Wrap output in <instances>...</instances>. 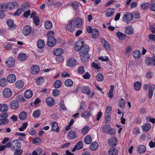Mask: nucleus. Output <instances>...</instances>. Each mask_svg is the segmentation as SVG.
I'll return each mask as SVG.
<instances>
[{
	"mask_svg": "<svg viewBox=\"0 0 155 155\" xmlns=\"http://www.w3.org/2000/svg\"><path fill=\"white\" fill-rule=\"evenodd\" d=\"M17 140H12V141H13V145H15L16 144H17L18 143L19 144V147H15V150H13V151H15V152H14L13 155H21L22 153V150L20 149H18V148H20L21 147V143H18L17 141Z\"/></svg>",
	"mask_w": 155,
	"mask_h": 155,
	"instance_id": "nucleus-4",
	"label": "nucleus"
},
{
	"mask_svg": "<svg viewBox=\"0 0 155 155\" xmlns=\"http://www.w3.org/2000/svg\"><path fill=\"white\" fill-rule=\"evenodd\" d=\"M33 21L34 23L36 25H39L40 22V19L38 17H37L35 18H33Z\"/></svg>",
	"mask_w": 155,
	"mask_h": 155,
	"instance_id": "nucleus-63",
	"label": "nucleus"
},
{
	"mask_svg": "<svg viewBox=\"0 0 155 155\" xmlns=\"http://www.w3.org/2000/svg\"><path fill=\"white\" fill-rule=\"evenodd\" d=\"M15 6V4L13 2L8 3L7 5V8L9 10L13 9Z\"/></svg>",
	"mask_w": 155,
	"mask_h": 155,
	"instance_id": "nucleus-55",
	"label": "nucleus"
},
{
	"mask_svg": "<svg viewBox=\"0 0 155 155\" xmlns=\"http://www.w3.org/2000/svg\"><path fill=\"white\" fill-rule=\"evenodd\" d=\"M15 84L17 88L20 89L24 86V83L21 80H18L15 82Z\"/></svg>",
	"mask_w": 155,
	"mask_h": 155,
	"instance_id": "nucleus-31",
	"label": "nucleus"
},
{
	"mask_svg": "<svg viewBox=\"0 0 155 155\" xmlns=\"http://www.w3.org/2000/svg\"><path fill=\"white\" fill-rule=\"evenodd\" d=\"M116 35L118 39L122 41L125 40L126 37V35L119 31L117 32Z\"/></svg>",
	"mask_w": 155,
	"mask_h": 155,
	"instance_id": "nucleus-28",
	"label": "nucleus"
},
{
	"mask_svg": "<svg viewBox=\"0 0 155 155\" xmlns=\"http://www.w3.org/2000/svg\"><path fill=\"white\" fill-rule=\"evenodd\" d=\"M101 42L104 47L107 50H110L111 47L110 44H109L107 41L103 38H101Z\"/></svg>",
	"mask_w": 155,
	"mask_h": 155,
	"instance_id": "nucleus-16",
	"label": "nucleus"
},
{
	"mask_svg": "<svg viewBox=\"0 0 155 155\" xmlns=\"http://www.w3.org/2000/svg\"><path fill=\"white\" fill-rule=\"evenodd\" d=\"M52 125L51 130L57 133L59 131V129L57 123L56 122H53L52 123Z\"/></svg>",
	"mask_w": 155,
	"mask_h": 155,
	"instance_id": "nucleus-25",
	"label": "nucleus"
},
{
	"mask_svg": "<svg viewBox=\"0 0 155 155\" xmlns=\"http://www.w3.org/2000/svg\"><path fill=\"white\" fill-rule=\"evenodd\" d=\"M32 142L33 144H36L37 143H41V141L39 138L38 137H35L33 139Z\"/></svg>",
	"mask_w": 155,
	"mask_h": 155,
	"instance_id": "nucleus-58",
	"label": "nucleus"
},
{
	"mask_svg": "<svg viewBox=\"0 0 155 155\" xmlns=\"http://www.w3.org/2000/svg\"><path fill=\"white\" fill-rule=\"evenodd\" d=\"M60 91L56 89H54L52 92V94L54 97H58Z\"/></svg>",
	"mask_w": 155,
	"mask_h": 155,
	"instance_id": "nucleus-57",
	"label": "nucleus"
},
{
	"mask_svg": "<svg viewBox=\"0 0 155 155\" xmlns=\"http://www.w3.org/2000/svg\"><path fill=\"white\" fill-rule=\"evenodd\" d=\"M105 121L106 123H107L108 122L110 121L111 119V117L110 114H107L105 113Z\"/></svg>",
	"mask_w": 155,
	"mask_h": 155,
	"instance_id": "nucleus-54",
	"label": "nucleus"
},
{
	"mask_svg": "<svg viewBox=\"0 0 155 155\" xmlns=\"http://www.w3.org/2000/svg\"><path fill=\"white\" fill-rule=\"evenodd\" d=\"M82 92L87 95H89L91 93V91L90 90L89 88L88 87H83L82 89Z\"/></svg>",
	"mask_w": 155,
	"mask_h": 155,
	"instance_id": "nucleus-50",
	"label": "nucleus"
},
{
	"mask_svg": "<svg viewBox=\"0 0 155 155\" xmlns=\"http://www.w3.org/2000/svg\"><path fill=\"white\" fill-rule=\"evenodd\" d=\"M24 95L26 98H30L33 95L32 92L30 90H27L25 91Z\"/></svg>",
	"mask_w": 155,
	"mask_h": 155,
	"instance_id": "nucleus-32",
	"label": "nucleus"
},
{
	"mask_svg": "<svg viewBox=\"0 0 155 155\" xmlns=\"http://www.w3.org/2000/svg\"><path fill=\"white\" fill-rule=\"evenodd\" d=\"M45 28L47 29H50L52 27V22L50 21H47L45 23Z\"/></svg>",
	"mask_w": 155,
	"mask_h": 155,
	"instance_id": "nucleus-40",
	"label": "nucleus"
},
{
	"mask_svg": "<svg viewBox=\"0 0 155 155\" xmlns=\"http://www.w3.org/2000/svg\"><path fill=\"white\" fill-rule=\"evenodd\" d=\"M57 42L56 39L53 36H49L47 42V45L50 47H52L55 45Z\"/></svg>",
	"mask_w": 155,
	"mask_h": 155,
	"instance_id": "nucleus-6",
	"label": "nucleus"
},
{
	"mask_svg": "<svg viewBox=\"0 0 155 155\" xmlns=\"http://www.w3.org/2000/svg\"><path fill=\"white\" fill-rule=\"evenodd\" d=\"M73 22L74 25L75 27L76 28H79L81 27L83 24V21L82 19L80 17H78L74 20H71Z\"/></svg>",
	"mask_w": 155,
	"mask_h": 155,
	"instance_id": "nucleus-5",
	"label": "nucleus"
},
{
	"mask_svg": "<svg viewBox=\"0 0 155 155\" xmlns=\"http://www.w3.org/2000/svg\"><path fill=\"white\" fill-rule=\"evenodd\" d=\"M65 85L67 87H70L72 86L73 84V81L70 79H66L64 82Z\"/></svg>",
	"mask_w": 155,
	"mask_h": 155,
	"instance_id": "nucleus-39",
	"label": "nucleus"
},
{
	"mask_svg": "<svg viewBox=\"0 0 155 155\" xmlns=\"http://www.w3.org/2000/svg\"><path fill=\"white\" fill-rule=\"evenodd\" d=\"M83 147L82 141H79L74 147L72 149V151L74 152L76 150H79L81 149Z\"/></svg>",
	"mask_w": 155,
	"mask_h": 155,
	"instance_id": "nucleus-24",
	"label": "nucleus"
},
{
	"mask_svg": "<svg viewBox=\"0 0 155 155\" xmlns=\"http://www.w3.org/2000/svg\"><path fill=\"white\" fill-rule=\"evenodd\" d=\"M151 127L150 124H146L143 125L142 129L143 131L147 132L150 130Z\"/></svg>",
	"mask_w": 155,
	"mask_h": 155,
	"instance_id": "nucleus-37",
	"label": "nucleus"
},
{
	"mask_svg": "<svg viewBox=\"0 0 155 155\" xmlns=\"http://www.w3.org/2000/svg\"><path fill=\"white\" fill-rule=\"evenodd\" d=\"M7 23L9 29L11 30H14L16 28V25L14 23L12 20L11 19H8L7 21Z\"/></svg>",
	"mask_w": 155,
	"mask_h": 155,
	"instance_id": "nucleus-14",
	"label": "nucleus"
},
{
	"mask_svg": "<svg viewBox=\"0 0 155 155\" xmlns=\"http://www.w3.org/2000/svg\"><path fill=\"white\" fill-rule=\"evenodd\" d=\"M16 79V76L12 74H9L7 78V81L10 83H14Z\"/></svg>",
	"mask_w": 155,
	"mask_h": 155,
	"instance_id": "nucleus-17",
	"label": "nucleus"
},
{
	"mask_svg": "<svg viewBox=\"0 0 155 155\" xmlns=\"http://www.w3.org/2000/svg\"><path fill=\"white\" fill-rule=\"evenodd\" d=\"M68 23H69L65 26L66 29L71 32L73 31L75 29V26L74 25L73 26V22L71 20H70V22L68 21Z\"/></svg>",
	"mask_w": 155,
	"mask_h": 155,
	"instance_id": "nucleus-13",
	"label": "nucleus"
},
{
	"mask_svg": "<svg viewBox=\"0 0 155 155\" xmlns=\"http://www.w3.org/2000/svg\"><path fill=\"white\" fill-rule=\"evenodd\" d=\"M91 115V114L90 112L85 111L82 114L81 117L86 119H88L90 118Z\"/></svg>",
	"mask_w": 155,
	"mask_h": 155,
	"instance_id": "nucleus-43",
	"label": "nucleus"
},
{
	"mask_svg": "<svg viewBox=\"0 0 155 155\" xmlns=\"http://www.w3.org/2000/svg\"><path fill=\"white\" fill-rule=\"evenodd\" d=\"M132 54L134 57L137 59L139 58L141 55L140 51L139 50L134 51Z\"/></svg>",
	"mask_w": 155,
	"mask_h": 155,
	"instance_id": "nucleus-41",
	"label": "nucleus"
},
{
	"mask_svg": "<svg viewBox=\"0 0 155 155\" xmlns=\"http://www.w3.org/2000/svg\"><path fill=\"white\" fill-rule=\"evenodd\" d=\"M150 4L148 2L142 3L141 5V7L143 9H147L149 7Z\"/></svg>",
	"mask_w": 155,
	"mask_h": 155,
	"instance_id": "nucleus-59",
	"label": "nucleus"
},
{
	"mask_svg": "<svg viewBox=\"0 0 155 155\" xmlns=\"http://www.w3.org/2000/svg\"><path fill=\"white\" fill-rule=\"evenodd\" d=\"M114 11V9L109 8L105 12V15L107 17H111L113 15Z\"/></svg>",
	"mask_w": 155,
	"mask_h": 155,
	"instance_id": "nucleus-20",
	"label": "nucleus"
},
{
	"mask_svg": "<svg viewBox=\"0 0 155 155\" xmlns=\"http://www.w3.org/2000/svg\"><path fill=\"white\" fill-rule=\"evenodd\" d=\"M44 81L45 80L42 77H39L36 81V82L38 85H41Z\"/></svg>",
	"mask_w": 155,
	"mask_h": 155,
	"instance_id": "nucleus-52",
	"label": "nucleus"
},
{
	"mask_svg": "<svg viewBox=\"0 0 155 155\" xmlns=\"http://www.w3.org/2000/svg\"><path fill=\"white\" fill-rule=\"evenodd\" d=\"M98 59L104 61H107L109 60V58L107 56H101L98 58Z\"/></svg>",
	"mask_w": 155,
	"mask_h": 155,
	"instance_id": "nucleus-62",
	"label": "nucleus"
},
{
	"mask_svg": "<svg viewBox=\"0 0 155 155\" xmlns=\"http://www.w3.org/2000/svg\"><path fill=\"white\" fill-rule=\"evenodd\" d=\"M109 155H118V151L117 149L113 147L110 149L108 151Z\"/></svg>",
	"mask_w": 155,
	"mask_h": 155,
	"instance_id": "nucleus-30",
	"label": "nucleus"
},
{
	"mask_svg": "<svg viewBox=\"0 0 155 155\" xmlns=\"http://www.w3.org/2000/svg\"><path fill=\"white\" fill-rule=\"evenodd\" d=\"M27 55L25 53H22L19 54L18 57V60L20 61H24L26 60Z\"/></svg>",
	"mask_w": 155,
	"mask_h": 155,
	"instance_id": "nucleus-29",
	"label": "nucleus"
},
{
	"mask_svg": "<svg viewBox=\"0 0 155 155\" xmlns=\"http://www.w3.org/2000/svg\"><path fill=\"white\" fill-rule=\"evenodd\" d=\"M134 32V29L131 26H128L125 28L124 33L127 35H131Z\"/></svg>",
	"mask_w": 155,
	"mask_h": 155,
	"instance_id": "nucleus-15",
	"label": "nucleus"
},
{
	"mask_svg": "<svg viewBox=\"0 0 155 155\" xmlns=\"http://www.w3.org/2000/svg\"><path fill=\"white\" fill-rule=\"evenodd\" d=\"M83 45V41H80L77 42L74 46V49L76 51H79Z\"/></svg>",
	"mask_w": 155,
	"mask_h": 155,
	"instance_id": "nucleus-27",
	"label": "nucleus"
},
{
	"mask_svg": "<svg viewBox=\"0 0 155 155\" xmlns=\"http://www.w3.org/2000/svg\"><path fill=\"white\" fill-rule=\"evenodd\" d=\"M15 60L12 57H9L7 58L5 61L7 66L9 68L12 67L14 65Z\"/></svg>",
	"mask_w": 155,
	"mask_h": 155,
	"instance_id": "nucleus-8",
	"label": "nucleus"
},
{
	"mask_svg": "<svg viewBox=\"0 0 155 155\" xmlns=\"http://www.w3.org/2000/svg\"><path fill=\"white\" fill-rule=\"evenodd\" d=\"M90 128L88 126H86L82 128L81 133L83 135L86 134L90 130Z\"/></svg>",
	"mask_w": 155,
	"mask_h": 155,
	"instance_id": "nucleus-51",
	"label": "nucleus"
},
{
	"mask_svg": "<svg viewBox=\"0 0 155 155\" xmlns=\"http://www.w3.org/2000/svg\"><path fill=\"white\" fill-rule=\"evenodd\" d=\"M76 137V133L75 131L72 130L69 131L68 135V137L69 139L73 140Z\"/></svg>",
	"mask_w": 155,
	"mask_h": 155,
	"instance_id": "nucleus-21",
	"label": "nucleus"
},
{
	"mask_svg": "<svg viewBox=\"0 0 155 155\" xmlns=\"http://www.w3.org/2000/svg\"><path fill=\"white\" fill-rule=\"evenodd\" d=\"M137 150L138 153L140 154L143 153L146 150V147L144 145H139L137 147Z\"/></svg>",
	"mask_w": 155,
	"mask_h": 155,
	"instance_id": "nucleus-22",
	"label": "nucleus"
},
{
	"mask_svg": "<svg viewBox=\"0 0 155 155\" xmlns=\"http://www.w3.org/2000/svg\"><path fill=\"white\" fill-rule=\"evenodd\" d=\"M13 141H11L8 142L6 143V145H1L0 146V152L2 151H3L5 150V148H9L10 149L12 150H15V147H19V144L18 143L17 144L15 145L14 144L13 145Z\"/></svg>",
	"mask_w": 155,
	"mask_h": 155,
	"instance_id": "nucleus-2",
	"label": "nucleus"
},
{
	"mask_svg": "<svg viewBox=\"0 0 155 155\" xmlns=\"http://www.w3.org/2000/svg\"><path fill=\"white\" fill-rule=\"evenodd\" d=\"M90 149L92 150H95L98 147V144L97 142H93L90 146Z\"/></svg>",
	"mask_w": 155,
	"mask_h": 155,
	"instance_id": "nucleus-36",
	"label": "nucleus"
},
{
	"mask_svg": "<svg viewBox=\"0 0 155 155\" xmlns=\"http://www.w3.org/2000/svg\"><path fill=\"white\" fill-rule=\"evenodd\" d=\"M61 84V82L60 80H57L54 83V88L57 89L60 88Z\"/></svg>",
	"mask_w": 155,
	"mask_h": 155,
	"instance_id": "nucleus-47",
	"label": "nucleus"
},
{
	"mask_svg": "<svg viewBox=\"0 0 155 155\" xmlns=\"http://www.w3.org/2000/svg\"><path fill=\"white\" fill-rule=\"evenodd\" d=\"M110 128V125L109 124H106L103 127L102 131L105 133H107L108 130Z\"/></svg>",
	"mask_w": 155,
	"mask_h": 155,
	"instance_id": "nucleus-53",
	"label": "nucleus"
},
{
	"mask_svg": "<svg viewBox=\"0 0 155 155\" xmlns=\"http://www.w3.org/2000/svg\"><path fill=\"white\" fill-rule=\"evenodd\" d=\"M27 114L26 112L25 111H22L21 112L19 115V119L22 120H24L26 118Z\"/></svg>",
	"mask_w": 155,
	"mask_h": 155,
	"instance_id": "nucleus-45",
	"label": "nucleus"
},
{
	"mask_svg": "<svg viewBox=\"0 0 155 155\" xmlns=\"http://www.w3.org/2000/svg\"><path fill=\"white\" fill-rule=\"evenodd\" d=\"M46 102L47 104L50 107H52L54 105L55 101L54 99L52 97H48L46 98Z\"/></svg>",
	"mask_w": 155,
	"mask_h": 155,
	"instance_id": "nucleus-12",
	"label": "nucleus"
},
{
	"mask_svg": "<svg viewBox=\"0 0 155 155\" xmlns=\"http://www.w3.org/2000/svg\"><path fill=\"white\" fill-rule=\"evenodd\" d=\"M134 89L135 90L139 91L141 88V83L139 81H136L134 83Z\"/></svg>",
	"mask_w": 155,
	"mask_h": 155,
	"instance_id": "nucleus-46",
	"label": "nucleus"
},
{
	"mask_svg": "<svg viewBox=\"0 0 155 155\" xmlns=\"http://www.w3.org/2000/svg\"><path fill=\"white\" fill-rule=\"evenodd\" d=\"M76 63V60L73 58H70L67 61V65L68 66L71 67L74 66Z\"/></svg>",
	"mask_w": 155,
	"mask_h": 155,
	"instance_id": "nucleus-26",
	"label": "nucleus"
},
{
	"mask_svg": "<svg viewBox=\"0 0 155 155\" xmlns=\"http://www.w3.org/2000/svg\"><path fill=\"white\" fill-rule=\"evenodd\" d=\"M78 71L79 74H83L84 72V67L82 66L79 67L78 68Z\"/></svg>",
	"mask_w": 155,
	"mask_h": 155,
	"instance_id": "nucleus-60",
	"label": "nucleus"
},
{
	"mask_svg": "<svg viewBox=\"0 0 155 155\" xmlns=\"http://www.w3.org/2000/svg\"><path fill=\"white\" fill-rule=\"evenodd\" d=\"M116 132V131L114 129L111 128V127L108 130V132H107V133L111 135H114Z\"/></svg>",
	"mask_w": 155,
	"mask_h": 155,
	"instance_id": "nucleus-61",
	"label": "nucleus"
},
{
	"mask_svg": "<svg viewBox=\"0 0 155 155\" xmlns=\"http://www.w3.org/2000/svg\"><path fill=\"white\" fill-rule=\"evenodd\" d=\"M96 79L98 81H102L104 78V76L102 73H98L96 76Z\"/></svg>",
	"mask_w": 155,
	"mask_h": 155,
	"instance_id": "nucleus-48",
	"label": "nucleus"
},
{
	"mask_svg": "<svg viewBox=\"0 0 155 155\" xmlns=\"http://www.w3.org/2000/svg\"><path fill=\"white\" fill-rule=\"evenodd\" d=\"M126 105V102L124 99L121 98L120 101L118 103V106L121 108H124Z\"/></svg>",
	"mask_w": 155,
	"mask_h": 155,
	"instance_id": "nucleus-44",
	"label": "nucleus"
},
{
	"mask_svg": "<svg viewBox=\"0 0 155 155\" xmlns=\"http://www.w3.org/2000/svg\"><path fill=\"white\" fill-rule=\"evenodd\" d=\"M40 71L39 66L37 65H34L31 68V72L32 74H37Z\"/></svg>",
	"mask_w": 155,
	"mask_h": 155,
	"instance_id": "nucleus-23",
	"label": "nucleus"
},
{
	"mask_svg": "<svg viewBox=\"0 0 155 155\" xmlns=\"http://www.w3.org/2000/svg\"><path fill=\"white\" fill-rule=\"evenodd\" d=\"M145 62L147 65H151L152 64L153 66L155 65V56L153 58L149 57L146 58Z\"/></svg>",
	"mask_w": 155,
	"mask_h": 155,
	"instance_id": "nucleus-11",
	"label": "nucleus"
},
{
	"mask_svg": "<svg viewBox=\"0 0 155 155\" xmlns=\"http://www.w3.org/2000/svg\"><path fill=\"white\" fill-rule=\"evenodd\" d=\"M108 140V144L110 146L114 147L117 144V140L116 137H111Z\"/></svg>",
	"mask_w": 155,
	"mask_h": 155,
	"instance_id": "nucleus-7",
	"label": "nucleus"
},
{
	"mask_svg": "<svg viewBox=\"0 0 155 155\" xmlns=\"http://www.w3.org/2000/svg\"><path fill=\"white\" fill-rule=\"evenodd\" d=\"M89 50V48L88 46L83 44L79 51L78 52L82 62H85L88 61L90 58V55L88 53Z\"/></svg>",
	"mask_w": 155,
	"mask_h": 155,
	"instance_id": "nucleus-1",
	"label": "nucleus"
},
{
	"mask_svg": "<svg viewBox=\"0 0 155 155\" xmlns=\"http://www.w3.org/2000/svg\"><path fill=\"white\" fill-rule=\"evenodd\" d=\"M8 115L7 113H3L0 115V125L8 123L9 120L7 119Z\"/></svg>",
	"mask_w": 155,
	"mask_h": 155,
	"instance_id": "nucleus-3",
	"label": "nucleus"
},
{
	"mask_svg": "<svg viewBox=\"0 0 155 155\" xmlns=\"http://www.w3.org/2000/svg\"><path fill=\"white\" fill-rule=\"evenodd\" d=\"M64 50L61 48H58L54 50V54L55 55L58 56L61 55L64 52Z\"/></svg>",
	"mask_w": 155,
	"mask_h": 155,
	"instance_id": "nucleus-34",
	"label": "nucleus"
},
{
	"mask_svg": "<svg viewBox=\"0 0 155 155\" xmlns=\"http://www.w3.org/2000/svg\"><path fill=\"white\" fill-rule=\"evenodd\" d=\"M41 114V111L40 110H37L33 112L32 115L35 118H38Z\"/></svg>",
	"mask_w": 155,
	"mask_h": 155,
	"instance_id": "nucleus-49",
	"label": "nucleus"
},
{
	"mask_svg": "<svg viewBox=\"0 0 155 155\" xmlns=\"http://www.w3.org/2000/svg\"><path fill=\"white\" fill-rule=\"evenodd\" d=\"M45 45V41L41 39H39L37 43V46L39 48L41 49L43 48Z\"/></svg>",
	"mask_w": 155,
	"mask_h": 155,
	"instance_id": "nucleus-33",
	"label": "nucleus"
},
{
	"mask_svg": "<svg viewBox=\"0 0 155 155\" xmlns=\"http://www.w3.org/2000/svg\"><path fill=\"white\" fill-rule=\"evenodd\" d=\"M7 79L4 78H2L0 79V86L2 87H5L7 84Z\"/></svg>",
	"mask_w": 155,
	"mask_h": 155,
	"instance_id": "nucleus-42",
	"label": "nucleus"
},
{
	"mask_svg": "<svg viewBox=\"0 0 155 155\" xmlns=\"http://www.w3.org/2000/svg\"><path fill=\"white\" fill-rule=\"evenodd\" d=\"M98 63L99 62L97 61H95L92 63V66L96 69H100L101 68L99 67L98 65Z\"/></svg>",
	"mask_w": 155,
	"mask_h": 155,
	"instance_id": "nucleus-56",
	"label": "nucleus"
},
{
	"mask_svg": "<svg viewBox=\"0 0 155 155\" xmlns=\"http://www.w3.org/2000/svg\"><path fill=\"white\" fill-rule=\"evenodd\" d=\"M92 141V139L90 135L86 136L84 139V142L87 144H90Z\"/></svg>",
	"mask_w": 155,
	"mask_h": 155,
	"instance_id": "nucleus-38",
	"label": "nucleus"
},
{
	"mask_svg": "<svg viewBox=\"0 0 155 155\" xmlns=\"http://www.w3.org/2000/svg\"><path fill=\"white\" fill-rule=\"evenodd\" d=\"M2 94L4 97L8 98L12 96V92L10 89L6 88L3 91Z\"/></svg>",
	"mask_w": 155,
	"mask_h": 155,
	"instance_id": "nucleus-10",
	"label": "nucleus"
},
{
	"mask_svg": "<svg viewBox=\"0 0 155 155\" xmlns=\"http://www.w3.org/2000/svg\"><path fill=\"white\" fill-rule=\"evenodd\" d=\"M32 30L31 26L27 25L25 26L22 30V33L25 36H27L31 33Z\"/></svg>",
	"mask_w": 155,
	"mask_h": 155,
	"instance_id": "nucleus-9",
	"label": "nucleus"
},
{
	"mask_svg": "<svg viewBox=\"0 0 155 155\" xmlns=\"http://www.w3.org/2000/svg\"><path fill=\"white\" fill-rule=\"evenodd\" d=\"M8 109V106L5 104H1L0 103V112L6 113Z\"/></svg>",
	"mask_w": 155,
	"mask_h": 155,
	"instance_id": "nucleus-18",
	"label": "nucleus"
},
{
	"mask_svg": "<svg viewBox=\"0 0 155 155\" xmlns=\"http://www.w3.org/2000/svg\"><path fill=\"white\" fill-rule=\"evenodd\" d=\"M91 33L92 37L94 38H97L99 35V31L96 28L93 29Z\"/></svg>",
	"mask_w": 155,
	"mask_h": 155,
	"instance_id": "nucleus-35",
	"label": "nucleus"
},
{
	"mask_svg": "<svg viewBox=\"0 0 155 155\" xmlns=\"http://www.w3.org/2000/svg\"><path fill=\"white\" fill-rule=\"evenodd\" d=\"M9 106L10 108L12 109H16L18 106V101L16 100H12L10 102Z\"/></svg>",
	"mask_w": 155,
	"mask_h": 155,
	"instance_id": "nucleus-19",
	"label": "nucleus"
},
{
	"mask_svg": "<svg viewBox=\"0 0 155 155\" xmlns=\"http://www.w3.org/2000/svg\"><path fill=\"white\" fill-rule=\"evenodd\" d=\"M72 5L74 10L77 9L79 7V4L77 2H72L71 3Z\"/></svg>",
	"mask_w": 155,
	"mask_h": 155,
	"instance_id": "nucleus-64",
	"label": "nucleus"
}]
</instances>
